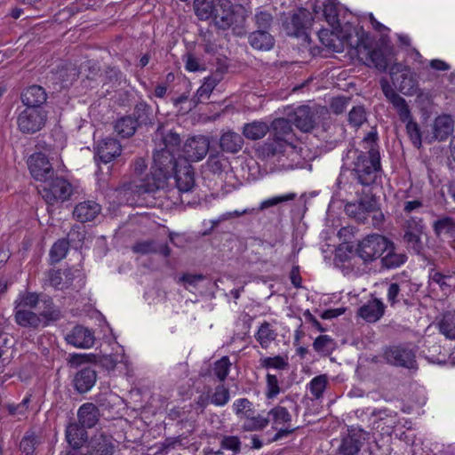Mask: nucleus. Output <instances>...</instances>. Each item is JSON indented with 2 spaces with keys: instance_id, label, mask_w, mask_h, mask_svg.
<instances>
[{
  "instance_id": "1",
  "label": "nucleus",
  "mask_w": 455,
  "mask_h": 455,
  "mask_svg": "<svg viewBox=\"0 0 455 455\" xmlns=\"http://www.w3.org/2000/svg\"><path fill=\"white\" fill-rule=\"evenodd\" d=\"M363 151H355L351 166V176L354 180L363 187L376 183L382 172L380 156L376 144V135L370 133L363 140Z\"/></svg>"
},
{
  "instance_id": "2",
  "label": "nucleus",
  "mask_w": 455,
  "mask_h": 455,
  "mask_svg": "<svg viewBox=\"0 0 455 455\" xmlns=\"http://www.w3.org/2000/svg\"><path fill=\"white\" fill-rule=\"evenodd\" d=\"M151 169L154 170L151 176L148 175L146 178L141 179L138 184H131L129 189L142 195L154 193L163 188L168 176L177 169L175 154L169 151V149L159 148L154 154Z\"/></svg>"
},
{
  "instance_id": "3",
  "label": "nucleus",
  "mask_w": 455,
  "mask_h": 455,
  "mask_svg": "<svg viewBox=\"0 0 455 455\" xmlns=\"http://www.w3.org/2000/svg\"><path fill=\"white\" fill-rule=\"evenodd\" d=\"M349 44L351 54H355L357 59L368 67H373L379 71H385L388 66L387 57L380 49H372L370 40L361 30L360 34H352Z\"/></svg>"
},
{
  "instance_id": "4",
  "label": "nucleus",
  "mask_w": 455,
  "mask_h": 455,
  "mask_svg": "<svg viewBox=\"0 0 455 455\" xmlns=\"http://www.w3.org/2000/svg\"><path fill=\"white\" fill-rule=\"evenodd\" d=\"M44 200L49 205H55L68 200L73 194L72 185L64 178H51L38 188Z\"/></svg>"
},
{
  "instance_id": "5",
  "label": "nucleus",
  "mask_w": 455,
  "mask_h": 455,
  "mask_svg": "<svg viewBox=\"0 0 455 455\" xmlns=\"http://www.w3.org/2000/svg\"><path fill=\"white\" fill-rule=\"evenodd\" d=\"M391 245V241L381 235L373 234L358 242L355 253L364 263L372 262Z\"/></svg>"
},
{
  "instance_id": "6",
  "label": "nucleus",
  "mask_w": 455,
  "mask_h": 455,
  "mask_svg": "<svg viewBox=\"0 0 455 455\" xmlns=\"http://www.w3.org/2000/svg\"><path fill=\"white\" fill-rule=\"evenodd\" d=\"M267 419L272 423V428L276 430L270 442L281 440L296 429L291 427V415L288 409L281 404L273 407L268 411Z\"/></svg>"
},
{
  "instance_id": "7",
  "label": "nucleus",
  "mask_w": 455,
  "mask_h": 455,
  "mask_svg": "<svg viewBox=\"0 0 455 455\" xmlns=\"http://www.w3.org/2000/svg\"><path fill=\"white\" fill-rule=\"evenodd\" d=\"M362 29L356 28L346 27L343 28L339 33L331 32L328 29L320 30L318 37L326 48L336 52H341L346 48L350 47L349 39L352 34H360Z\"/></svg>"
},
{
  "instance_id": "8",
  "label": "nucleus",
  "mask_w": 455,
  "mask_h": 455,
  "mask_svg": "<svg viewBox=\"0 0 455 455\" xmlns=\"http://www.w3.org/2000/svg\"><path fill=\"white\" fill-rule=\"evenodd\" d=\"M47 120V114L43 108H26L17 118L19 130L22 133L33 134L39 132Z\"/></svg>"
},
{
  "instance_id": "9",
  "label": "nucleus",
  "mask_w": 455,
  "mask_h": 455,
  "mask_svg": "<svg viewBox=\"0 0 455 455\" xmlns=\"http://www.w3.org/2000/svg\"><path fill=\"white\" fill-rule=\"evenodd\" d=\"M415 357V352L407 345L390 346L383 352V358L387 363L408 369L414 368Z\"/></svg>"
},
{
  "instance_id": "10",
  "label": "nucleus",
  "mask_w": 455,
  "mask_h": 455,
  "mask_svg": "<svg viewBox=\"0 0 455 455\" xmlns=\"http://www.w3.org/2000/svg\"><path fill=\"white\" fill-rule=\"evenodd\" d=\"M28 164L32 177L36 180L47 182V180L54 175L52 164L45 155L41 152L31 155L28 158Z\"/></svg>"
},
{
  "instance_id": "11",
  "label": "nucleus",
  "mask_w": 455,
  "mask_h": 455,
  "mask_svg": "<svg viewBox=\"0 0 455 455\" xmlns=\"http://www.w3.org/2000/svg\"><path fill=\"white\" fill-rule=\"evenodd\" d=\"M377 209L378 203L376 197L369 195L361 197L357 202L348 203L345 205L346 213L360 222H364L367 214L376 212Z\"/></svg>"
},
{
  "instance_id": "12",
  "label": "nucleus",
  "mask_w": 455,
  "mask_h": 455,
  "mask_svg": "<svg viewBox=\"0 0 455 455\" xmlns=\"http://www.w3.org/2000/svg\"><path fill=\"white\" fill-rule=\"evenodd\" d=\"M210 141L205 136H195L188 139L183 146V157L189 162L202 160L209 151Z\"/></svg>"
},
{
  "instance_id": "13",
  "label": "nucleus",
  "mask_w": 455,
  "mask_h": 455,
  "mask_svg": "<svg viewBox=\"0 0 455 455\" xmlns=\"http://www.w3.org/2000/svg\"><path fill=\"white\" fill-rule=\"evenodd\" d=\"M316 114L317 112L315 109L303 105L295 108L293 113L289 115V117L299 130L303 132H308L316 124Z\"/></svg>"
},
{
  "instance_id": "14",
  "label": "nucleus",
  "mask_w": 455,
  "mask_h": 455,
  "mask_svg": "<svg viewBox=\"0 0 455 455\" xmlns=\"http://www.w3.org/2000/svg\"><path fill=\"white\" fill-rule=\"evenodd\" d=\"M65 340L75 347L86 349L94 345L95 337L89 328L76 325L66 335Z\"/></svg>"
},
{
  "instance_id": "15",
  "label": "nucleus",
  "mask_w": 455,
  "mask_h": 455,
  "mask_svg": "<svg viewBox=\"0 0 455 455\" xmlns=\"http://www.w3.org/2000/svg\"><path fill=\"white\" fill-rule=\"evenodd\" d=\"M371 418L374 427L386 433L391 432L399 423L397 413L387 408L373 410Z\"/></svg>"
},
{
  "instance_id": "16",
  "label": "nucleus",
  "mask_w": 455,
  "mask_h": 455,
  "mask_svg": "<svg viewBox=\"0 0 455 455\" xmlns=\"http://www.w3.org/2000/svg\"><path fill=\"white\" fill-rule=\"evenodd\" d=\"M116 445L111 435L100 434L92 437L88 444V455H114Z\"/></svg>"
},
{
  "instance_id": "17",
  "label": "nucleus",
  "mask_w": 455,
  "mask_h": 455,
  "mask_svg": "<svg viewBox=\"0 0 455 455\" xmlns=\"http://www.w3.org/2000/svg\"><path fill=\"white\" fill-rule=\"evenodd\" d=\"M380 86L387 100L396 109L399 117H402L403 120L406 119L409 108L406 100L394 90L387 79L380 80Z\"/></svg>"
},
{
  "instance_id": "18",
  "label": "nucleus",
  "mask_w": 455,
  "mask_h": 455,
  "mask_svg": "<svg viewBox=\"0 0 455 455\" xmlns=\"http://www.w3.org/2000/svg\"><path fill=\"white\" fill-rule=\"evenodd\" d=\"M385 308L381 299L373 298L359 307L357 315L368 323H375L382 317Z\"/></svg>"
},
{
  "instance_id": "19",
  "label": "nucleus",
  "mask_w": 455,
  "mask_h": 455,
  "mask_svg": "<svg viewBox=\"0 0 455 455\" xmlns=\"http://www.w3.org/2000/svg\"><path fill=\"white\" fill-rule=\"evenodd\" d=\"M101 206L93 200L77 204L73 211L74 218L82 223L92 221L100 213Z\"/></svg>"
},
{
  "instance_id": "20",
  "label": "nucleus",
  "mask_w": 455,
  "mask_h": 455,
  "mask_svg": "<svg viewBox=\"0 0 455 455\" xmlns=\"http://www.w3.org/2000/svg\"><path fill=\"white\" fill-rule=\"evenodd\" d=\"M122 147L120 143L111 138L102 140L96 148V156L100 161L108 164L121 154Z\"/></svg>"
},
{
  "instance_id": "21",
  "label": "nucleus",
  "mask_w": 455,
  "mask_h": 455,
  "mask_svg": "<svg viewBox=\"0 0 455 455\" xmlns=\"http://www.w3.org/2000/svg\"><path fill=\"white\" fill-rule=\"evenodd\" d=\"M309 25V14L305 10H299L291 16V20L286 23L285 28L288 35L299 36L306 33Z\"/></svg>"
},
{
  "instance_id": "22",
  "label": "nucleus",
  "mask_w": 455,
  "mask_h": 455,
  "mask_svg": "<svg viewBox=\"0 0 455 455\" xmlns=\"http://www.w3.org/2000/svg\"><path fill=\"white\" fill-rule=\"evenodd\" d=\"M47 95L44 89L39 85H32L25 89L21 94V101L27 108H42Z\"/></svg>"
},
{
  "instance_id": "23",
  "label": "nucleus",
  "mask_w": 455,
  "mask_h": 455,
  "mask_svg": "<svg viewBox=\"0 0 455 455\" xmlns=\"http://www.w3.org/2000/svg\"><path fill=\"white\" fill-rule=\"evenodd\" d=\"M454 121L449 115L439 116L433 124V139L443 141L453 132Z\"/></svg>"
},
{
  "instance_id": "24",
  "label": "nucleus",
  "mask_w": 455,
  "mask_h": 455,
  "mask_svg": "<svg viewBox=\"0 0 455 455\" xmlns=\"http://www.w3.org/2000/svg\"><path fill=\"white\" fill-rule=\"evenodd\" d=\"M132 251L140 254L158 253L164 257H169L171 254V249L168 244H159L156 240L152 239L137 242L132 246Z\"/></svg>"
},
{
  "instance_id": "25",
  "label": "nucleus",
  "mask_w": 455,
  "mask_h": 455,
  "mask_svg": "<svg viewBox=\"0 0 455 455\" xmlns=\"http://www.w3.org/2000/svg\"><path fill=\"white\" fill-rule=\"evenodd\" d=\"M96 371L91 366L81 369L75 376L74 383L79 393L89 391L96 382Z\"/></svg>"
},
{
  "instance_id": "26",
  "label": "nucleus",
  "mask_w": 455,
  "mask_h": 455,
  "mask_svg": "<svg viewBox=\"0 0 455 455\" xmlns=\"http://www.w3.org/2000/svg\"><path fill=\"white\" fill-rule=\"evenodd\" d=\"M363 437L359 433H349L344 436L339 446L340 455H357L363 445Z\"/></svg>"
},
{
  "instance_id": "27",
  "label": "nucleus",
  "mask_w": 455,
  "mask_h": 455,
  "mask_svg": "<svg viewBox=\"0 0 455 455\" xmlns=\"http://www.w3.org/2000/svg\"><path fill=\"white\" fill-rule=\"evenodd\" d=\"M291 119L277 118L271 124L273 137L291 146L293 133Z\"/></svg>"
},
{
  "instance_id": "28",
  "label": "nucleus",
  "mask_w": 455,
  "mask_h": 455,
  "mask_svg": "<svg viewBox=\"0 0 455 455\" xmlns=\"http://www.w3.org/2000/svg\"><path fill=\"white\" fill-rule=\"evenodd\" d=\"M174 172L178 190L180 193H187L191 191L195 186V178L192 166L186 165L184 168H177Z\"/></svg>"
},
{
  "instance_id": "29",
  "label": "nucleus",
  "mask_w": 455,
  "mask_h": 455,
  "mask_svg": "<svg viewBox=\"0 0 455 455\" xmlns=\"http://www.w3.org/2000/svg\"><path fill=\"white\" fill-rule=\"evenodd\" d=\"M277 336V331L273 324L264 321L259 326L254 338L263 349H267L270 347L271 343L276 339Z\"/></svg>"
},
{
  "instance_id": "30",
  "label": "nucleus",
  "mask_w": 455,
  "mask_h": 455,
  "mask_svg": "<svg viewBox=\"0 0 455 455\" xmlns=\"http://www.w3.org/2000/svg\"><path fill=\"white\" fill-rule=\"evenodd\" d=\"M243 146V139L239 133L228 131L220 139V148L228 153L235 154L239 152Z\"/></svg>"
},
{
  "instance_id": "31",
  "label": "nucleus",
  "mask_w": 455,
  "mask_h": 455,
  "mask_svg": "<svg viewBox=\"0 0 455 455\" xmlns=\"http://www.w3.org/2000/svg\"><path fill=\"white\" fill-rule=\"evenodd\" d=\"M248 42L252 48L259 51H268L275 44L274 37L267 30L261 29L251 33Z\"/></svg>"
},
{
  "instance_id": "32",
  "label": "nucleus",
  "mask_w": 455,
  "mask_h": 455,
  "mask_svg": "<svg viewBox=\"0 0 455 455\" xmlns=\"http://www.w3.org/2000/svg\"><path fill=\"white\" fill-rule=\"evenodd\" d=\"M14 318L18 325L36 329L42 324L41 317L33 311L26 308H14Z\"/></svg>"
},
{
  "instance_id": "33",
  "label": "nucleus",
  "mask_w": 455,
  "mask_h": 455,
  "mask_svg": "<svg viewBox=\"0 0 455 455\" xmlns=\"http://www.w3.org/2000/svg\"><path fill=\"white\" fill-rule=\"evenodd\" d=\"M79 423L85 428L94 427L98 421L99 411L97 407L91 403L83 404L78 410Z\"/></svg>"
},
{
  "instance_id": "34",
  "label": "nucleus",
  "mask_w": 455,
  "mask_h": 455,
  "mask_svg": "<svg viewBox=\"0 0 455 455\" xmlns=\"http://www.w3.org/2000/svg\"><path fill=\"white\" fill-rule=\"evenodd\" d=\"M435 235L439 238L455 236V220L451 217H442L433 223Z\"/></svg>"
},
{
  "instance_id": "35",
  "label": "nucleus",
  "mask_w": 455,
  "mask_h": 455,
  "mask_svg": "<svg viewBox=\"0 0 455 455\" xmlns=\"http://www.w3.org/2000/svg\"><path fill=\"white\" fill-rule=\"evenodd\" d=\"M269 129L267 123L253 121L243 125V134L248 140H258L262 139L269 132Z\"/></svg>"
},
{
  "instance_id": "36",
  "label": "nucleus",
  "mask_w": 455,
  "mask_h": 455,
  "mask_svg": "<svg viewBox=\"0 0 455 455\" xmlns=\"http://www.w3.org/2000/svg\"><path fill=\"white\" fill-rule=\"evenodd\" d=\"M87 437L85 427L76 423L69 424L66 430V439L74 449L79 448Z\"/></svg>"
},
{
  "instance_id": "37",
  "label": "nucleus",
  "mask_w": 455,
  "mask_h": 455,
  "mask_svg": "<svg viewBox=\"0 0 455 455\" xmlns=\"http://www.w3.org/2000/svg\"><path fill=\"white\" fill-rule=\"evenodd\" d=\"M393 84L403 94L413 95L417 92V80L411 68L401 75L400 80L393 82Z\"/></svg>"
},
{
  "instance_id": "38",
  "label": "nucleus",
  "mask_w": 455,
  "mask_h": 455,
  "mask_svg": "<svg viewBox=\"0 0 455 455\" xmlns=\"http://www.w3.org/2000/svg\"><path fill=\"white\" fill-rule=\"evenodd\" d=\"M387 253L381 258L382 267L387 269L395 268L402 266L407 259V257L403 253L395 251L394 243L391 242V245L385 251Z\"/></svg>"
},
{
  "instance_id": "39",
  "label": "nucleus",
  "mask_w": 455,
  "mask_h": 455,
  "mask_svg": "<svg viewBox=\"0 0 455 455\" xmlns=\"http://www.w3.org/2000/svg\"><path fill=\"white\" fill-rule=\"evenodd\" d=\"M439 331L448 339L455 340V311H448L443 315L438 323Z\"/></svg>"
},
{
  "instance_id": "40",
  "label": "nucleus",
  "mask_w": 455,
  "mask_h": 455,
  "mask_svg": "<svg viewBox=\"0 0 455 455\" xmlns=\"http://www.w3.org/2000/svg\"><path fill=\"white\" fill-rule=\"evenodd\" d=\"M220 78L216 76H208L204 79V84L198 88L195 97L193 98L194 103L196 105L198 103L204 102V100H208L212 92L219 84Z\"/></svg>"
},
{
  "instance_id": "41",
  "label": "nucleus",
  "mask_w": 455,
  "mask_h": 455,
  "mask_svg": "<svg viewBox=\"0 0 455 455\" xmlns=\"http://www.w3.org/2000/svg\"><path fill=\"white\" fill-rule=\"evenodd\" d=\"M399 119L406 124V132L412 142L413 146L417 148H419L422 144V138L419 126L416 122L413 121L411 114V110L408 108V116L406 119H403L399 117Z\"/></svg>"
},
{
  "instance_id": "42",
  "label": "nucleus",
  "mask_w": 455,
  "mask_h": 455,
  "mask_svg": "<svg viewBox=\"0 0 455 455\" xmlns=\"http://www.w3.org/2000/svg\"><path fill=\"white\" fill-rule=\"evenodd\" d=\"M48 276L50 284L58 290L68 288L72 283L69 270L61 271L60 269H53L49 272Z\"/></svg>"
},
{
  "instance_id": "43",
  "label": "nucleus",
  "mask_w": 455,
  "mask_h": 455,
  "mask_svg": "<svg viewBox=\"0 0 455 455\" xmlns=\"http://www.w3.org/2000/svg\"><path fill=\"white\" fill-rule=\"evenodd\" d=\"M158 138L161 140V144H159L160 148L169 149V151L173 152L174 154L179 151L180 138L178 133L170 132L164 135L162 132H157L156 139L157 140Z\"/></svg>"
},
{
  "instance_id": "44",
  "label": "nucleus",
  "mask_w": 455,
  "mask_h": 455,
  "mask_svg": "<svg viewBox=\"0 0 455 455\" xmlns=\"http://www.w3.org/2000/svg\"><path fill=\"white\" fill-rule=\"evenodd\" d=\"M196 15L202 20L212 18L215 12L214 0H194Z\"/></svg>"
},
{
  "instance_id": "45",
  "label": "nucleus",
  "mask_w": 455,
  "mask_h": 455,
  "mask_svg": "<svg viewBox=\"0 0 455 455\" xmlns=\"http://www.w3.org/2000/svg\"><path fill=\"white\" fill-rule=\"evenodd\" d=\"M136 127V122L132 117L124 116L116 121L115 131L122 138H127L134 134Z\"/></svg>"
},
{
  "instance_id": "46",
  "label": "nucleus",
  "mask_w": 455,
  "mask_h": 455,
  "mask_svg": "<svg viewBox=\"0 0 455 455\" xmlns=\"http://www.w3.org/2000/svg\"><path fill=\"white\" fill-rule=\"evenodd\" d=\"M430 280L432 283L438 284L445 294L451 292L455 285V280L451 275H444L439 271L432 272L430 274Z\"/></svg>"
},
{
  "instance_id": "47",
  "label": "nucleus",
  "mask_w": 455,
  "mask_h": 455,
  "mask_svg": "<svg viewBox=\"0 0 455 455\" xmlns=\"http://www.w3.org/2000/svg\"><path fill=\"white\" fill-rule=\"evenodd\" d=\"M212 17L215 25L220 29L228 28L235 21V14L230 9H216Z\"/></svg>"
},
{
  "instance_id": "48",
  "label": "nucleus",
  "mask_w": 455,
  "mask_h": 455,
  "mask_svg": "<svg viewBox=\"0 0 455 455\" xmlns=\"http://www.w3.org/2000/svg\"><path fill=\"white\" fill-rule=\"evenodd\" d=\"M335 347V341L328 335L318 336L313 343L314 349L323 355L331 354Z\"/></svg>"
},
{
  "instance_id": "49",
  "label": "nucleus",
  "mask_w": 455,
  "mask_h": 455,
  "mask_svg": "<svg viewBox=\"0 0 455 455\" xmlns=\"http://www.w3.org/2000/svg\"><path fill=\"white\" fill-rule=\"evenodd\" d=\"M133 116L137 125L148 124L151 121L152 108L145 102H139L135 106Z\"/></svg>"
},
{
  "instance_id": "50",
  "label": "nucleus",
  "mask_w": 455,
  "mask_h": 455,
  "mask_svg": "<svg viewBox=\"0 0 455 455\" xmlns=\"http://www.w3.org/2000/svg\"><path fill=\"white\" fill-rule=\"evenodd\" d=\"M268 423L269 419L261 415L253 417L246 415L242 428L244 431H260L264 429L268 425Z\"/></svg>"
},
{
  "instance_id": "51",
  "label": "nucleus",
  "mask_w": 455,
  "mask_h": 455,
  "mask_svg": "<svg viewBox=\"0 0 455 455\" xmlns=\"http://www.w3.org/2000/svg\"><path fill=\"white\" fill-rule=\"evenodd\" d=\"M39 443V437L36 435L34 431H28L22 437L20 448V451L26 455H31Z\"/></svg>"
},
{
  "instance_id": "52",
  "label": "nucleus",
  "mask_w": 455,
  "mask_h": 455,
  "mask_svg": "<svg viewBox=\"0 0 455 455\" xmlns=\"http://www.w3.org/2000/svg\"><path fill=\"white\" fill-rule=\"evenodd\" d=\"M259 366L264 369L284 370L288 367L287 360L281 356L275 355L274 357H262L259 361Z\"/></svg>"
},
{
  "instance_id": "53",
  "label": "nucleus",
  "mask_w": 455,
  "mask_h": 455,
  "mask_svg": "<svg viewBox=\"0 0 455 455\" xmlns=\"http://www.w3.org/2000/svg\"><path fill=\"white\" fill-rule=\"evenodd\" d=\"M231 362L228 356H222L213 363V373L220 381H224L229 373Z\"/></svg>"
},
{
  "instance_id": "54",
  "label": "nucleus",
  "mask_w": 455,
  "mask_h": 455,
  "mask_svg": "<svg viewBox=\"0 0 455 455\" xmlns=\"http://www.w3.org/2000/svg\"><path fill=\"white\" fill-rule=\"evenodd\" d=\"M328 384V378L326 375H319L312 379V380L309 383V390L311 395L316 398L319 399L323 396V394L326 388V386Z\"/></svg>"
},
{
  "instance_id": "55",
  "label": "nucleus",
  "mask_w": 455,
  "mask_h": 455,
  "mask_svg": "<svg viewBox=\"0 0 455 455\" xmlns=\"http://www.w3.org/2000/svg\"><path fill=\"white\" fill-rule=\"evenodd\" d=\"M422 234L423 233L405 232L403 235V241L407 248L417 254H419L423 250V243L420 237Z\"/></svg>"
},
{
  "instance_id": "56",
  "label": "nucleus",
  "mask_w": 455,
  "mask_h": 455,
  "mask_svg": "<svg viewBox=\"0 0 455 455\" xmlns=\"http://www.w3.org/2000/svg\"><path fill=\"white\" fill-rule=\"evenodd\" d=\"M290 145L273 137L271 140L267 141L263 146V151L267 156H274L283 153Z\"/></svg>"
},
{
  "instance_id": "57",
  "label": "nucleus",
  "mask_w": 455,
  "mask_h": 455,
  "mask_svg": "<svg viewBox=\"0 0 455 455\" xmlns=\"http://www.w3.org/2000/svg\"><path fill=\"white\" fill-rule=\"evenodd\" d=\"M39 302V298L36 293L27 292L20 295L19 299L15 301V308H26L31 310L35 308Z\"/></svg>"
},
{
  "instance_id": "58",
  "label": "nucleus",
  "mask_w": 455,
  "mask_h": 455,
  "mask_svg": "<svg viewBox=\"0 0 455 455\" xmlns=\"http://www.w3.org/2000/svg\"><path fill=\"white\" fill-rule=\"evenodd\" d=\"M230 399L229 389L224 385H219L215 387L214 393L211 397V403L216 406H224Z\"/></svg>"
},
{
  "instance_id": "59",
  "label": "nucleus",
  "mask_w": 455,
  "mask_h": 455,
  "mask_svg": "<svg viewBox=\"0 0 455 455\" xmlns=\"http://www.w3.org/2000/svg\"><path fill=\"white\" fill-rule=\"evenodd\" d=\"M68 250V242L61 239L58 240L50 251V257L52 262L60 261L67 254Z\"/></svg>"
},
{
  "instance_id": "60",
  "label": "nucleus",
  "mask_w": 455,
  "mask_h": 455,
  "mask_svg": "<svg viewBox=\"0 0 455 455\" xmlns=\"http://www.w3.org/2000/svg\"><path fill=\"white\" fill-rule=\"evenodd\" d=\"M266 396L268 399L275 398L281 391L279 387V377L275 374L267 373Z\"/></svg>"
},
{
  "instance_id": "61",
  "label": "nucleus",
  "mask_w": 455,
  "mask_h": 455,
  "mask_svg": "<svg viewBox=\"0 0 455 455\" xmlns=\"http://www.w3.org/2000/svg\"><path fill=\"white\" fill-rule=\"evenodd\" d=\"M366 121L365 109L362 106L354 107L348 114V122L354 127L361 126Z\"/></svg>"
},
{
  "instance_id": "62",
  "label": "nucleus",
  "mask_w": 455,
  "mask_h": 455,
  "mask_svg": "<svg viewBox=\"0 0 455 455\" xmlns=\"http://www.w3.org/2000/svg\"><path fill=\"white\" fill-rule=\"evenodd\" d=\"M48 303V308L42 311L40 315H38L42 319V324L44 326L48 325L49 322L51 321H57L60 318V312L59 309L52 307V301L48 300L46 301Z\"/></svg>"
},
{
  "instance_id": "63",
  "label": "nucleus",
  "mask_w": 455,
  "mask_h": 455,
  "mask_svg": "<svg viewBox=\"0 0 455 455\" xmlns=\"http://www.w3.org/2000/svg\"><path fill=\"white\" fill-rule=\"evenodd\" d=\"M96 356L92 354H72L68 359V364L72 368L95 361Z\"/></svg>"
},
{
  "instance_id": "64",
  "label": "nucleus",
  "mask_w": 455,
  "mask_h": 455,
  "mask_svg": "<svg viewBox=\"0 0 455 455\" xmlns=\"http://www.w3.org/2000/svg\"><path fill=\"white\" fill-rule=\"evenodd\" d=\"M221 449L228 450L236 454L240 451L241 442L237 436L228 435L223 436L220 441Z\"/></svg>"
}]
</instances>
